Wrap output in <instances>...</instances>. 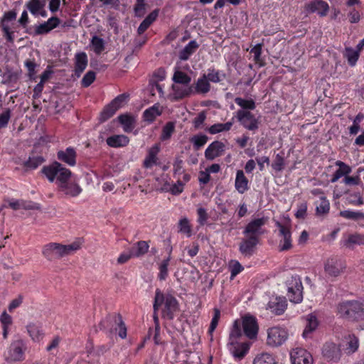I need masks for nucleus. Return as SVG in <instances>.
<instances>
[{"label": "nucleus", "mask_w": 364, "mask_h": 364, "mask_svg": "<svg viewBox=\"0 0 364 364\" xmlns=\"http://www.w3.org/2000/svg\"><path fill=\"white\" fill-rule=\"evenodd\" d=\"M240 326L241 325L239 321H235L230 334V339L232 340V343H233V339L240 338L242 335V333L250 339L257 338L259 326L257 320L255 316L250 314L245 315L242 318L243 331H241Z\"/></svg>", "instance_id": "f257e3e1"}, {"label": "nucleus", "mask_w": 364, "mask_h": 364, "mask_svg": "<svg viewBox=\"0 0 364 364\" xmlns=\"http://www.w3.org/2000/svg\"><path fill=\"white\" fill-rule=\"evenodd\" d=\"M80 245L79 241L66 245L51 242L44 246L42 252L47 259L51 261L70 255L79 250Z\"/></svg>", "instance_id": "f03ea898"}, {"label": "nucleus", "mask_w": 364, "mask_h": 364, "mask_svg": "<svg viewBox=\"0 0 364 364\" xmlns=\"http://www.w3.org/2000/svg\"><path fill=\"white\" fill-rule=\"evenodd\" d=\"M42 172L46 176L49 181L53 182L55 180L58 188L68 181L72 176V172L57 161L48 166H44Z\"/></svg>", "instance_id": "7ed1b4c3"}, {"label": "nucleus", "mask_w": 364, "mask_h": 364, "mask_svg": "<svg viewBox=\"0 0 364 364\" xmlns=\"http://www.w3.org/2000/svg\"><path fill=\"white\" fill-rule=\"evenodd\" d=\"M338 314L343 318L353 321L364 319V308L358 301H345L337 306Z\"/></svg>", "instance_id": "20e7f679"}, {"label": "nucleus", "mask_w": 364, "mask_h": 364, "mask_svg": "<svg viewBox=\"0 0 364 364\" xmlns=\"http://www.w3.org/2000/svg\"><path fill=\"white\" fill-rule=\"evenodd\" d=\"M287 296L291 302L298 304L303 299V286L299 276H291L286 282Z\"/></svg>", "instance_id": "39448f33"}, {"label": "nucleus", "mask_w": 364, "mask_h": 364, "mask_svg": "<svg viewBox=\"0 0 364 364\" xmlns=\"http://www.w3.org/2000/svg\"><path fill=\"white\" fill-rule=\"evenodd\" d=\"M235 117L245 129L256 132L259 128V118L249 110L238 109Z\"/></svg>", "instance_id": "423d86ee"}, {"label": "nucleus", "mask_w": 364, "mask_h": 364, "mask_svg": "<svg viewBox=\"0 0 364 364\" xmlns=\"http://www.w3.org/2000/svg\"><path fill=\"white\" fill-rule=\"evenodd\" d=\"M288 338L287 331L279 326H274L267 329V344L271 347L282 346Z\"/></svg>", "instance_id": "0eeeda50"}, {"label": "nucleus", "mask_w": 364, "mask_h": 364, "mask_svg": "<svg viewBox=\"0 0 364 364\" xmlns=\"http://www.w3.org/2000/svg\"><path fill=\"white\" fill-rule=\"evenodd\" d=\"M267 222V218L264 217L253 219L247 224L242 234L245 237H255L260 240V236L265 232L263 226Z\"/></svg>", "instance_id": "6e6552de"}, {"label": "nucleus", "mask_w": 364, "mask_h": 364, "mask_svg": "<svg viewBox=\"0 0 364 364\" xmlns=\"http://www.w3.org/2000/svg\"><path fill=\"white\" fill-rule=\"evenodd\" d=\"M26 350L25 342L22 339H17L10 344L6 359L8 361H19L23 359Z\"/></svg>", "instance_id": "1a4fd4ad"}, {"label": "nucleus", "mask_w": 364, "mask_h": 364, "mask_svg": "<svg viewBox=\"0 0 364 364\" xmlns=\"http://www.w3.org/2000/svg\"><path fill=\"white\" fill-rule=\"evenodd\" d=\"M291 364H313L311 354L303 348H295L290 351Z\"/></svg>", "instance_id": "9d476101"}, {"label": "nucleus", "mask_w": 364, "mask_h": 364, "mask_svg": "<svg viewBox=\"0 0 364 364\" xmlns=\"http://www.w3.org/2000/svg\"><path fill=\"white\" fill-rule=\"evenodd\" d=\"M345 263L337 257L328 259L324 266L326 274L331 277L339 276L345 269Z\"/></svg>", "instance_id": "9b49d317"}, {"label": "nucleus", "mask_w": 364, "mask_h": 364, "mask_svg": "<svg viewBox=\"0 0 364 364\" xmlns=\"http://www.w3.org/2000/svg\"><path fill=\"white\" fill-rule=\"evenodd\" d=\"M259 240L255 237H245L242 239L239 245V251L245 257H252L257 249Z\"/></svg>", "instance_id": "f8f14e48"}, {"label": "nucleus", "mask_w": 364, "mask_h": 364, "mask_svg": "<svg viewBox=\"0 0 364 364\" xmlns=\"http://www.w3.org/2000/svg\"><path fill=\"white\" fill-rule=\"evenodd\" d=\"M226 146L220 141H214L208 145L205 151V157L207 160L213 161L223 156L225 151Z\"/></svg>", "instance_id": "ddd939ff"}, {"label": "nucleus", "mask_w": 364, "mask_h": 364, "mask_svg": "<svg viewBox=\"0 0 364 364\" xmlns=\"http://www.w3.org/2000/svg\"><path fill=\"white\" fill-rule=\"evenodd\" d=\"M322 355L328 361L337 362L341 357V350L336 344L326 343L323 346Z\"/></svg>", "instance_id": "4468645a"}, {"label": "nucleus", "mask_w": 364, "mask_h": 364, "mask_svg": "<svg viewBox=\"0 0 364 364\" xmlns=\"http://www.w3.org/2000/svg\"><path fill=\"white\" fill-rule=\"evenodd\" d=\"M178 310V303L176 299L171 294L166 296L163 316L167 319L172 320L174 314Z\"/></svg>", "instance_id": "2eb2a0df"}, {"label": "nucleus", "mask_w": 364, "mask_h": 364, "mask_svg": "<svg viewBox=\"0 0 364 364\" xmlns=\"http://www.w3.org/2000/svg\"><path fill=\"white\" fill-rule=\"evenodd\" d=\"M306 10L309 13H317L320 16H326L329 11L327 2L323 0H314L306 5Z\"/></svg>", "instance_id": "dca6fc26"}, {"label": "nucleus", "mask_w": 364, "mask_h": 364, "mask_svg": "<svg viewBox=\"0 0 364 364\" xmlns=\"http://www.w3.org/2000/svg\"><path fill=\"white\" fill-rule=\"evenodd\" d=\"M59 191L62 192L68 197H77L82 191V188L75 181H67L64 184L58 187Z\"/></svg>", "instance_id": "f3484780"}, {"label": "nucleus", "mask_w": 364, "mask_h": 364, "mask_svg": "<svg viewBox=\"0 0 364 364\" xmlns=\"http://www.w3.org/2000/svg\"><path fill=\"white\" fill-rule=\"evenodd\" d=\"M120 318V315H109L102 319L98 325L100 331L112 333L117 330V324Z\"/></svg>", "instance_id": "a211bd4d"}, {"label": "nucleus", "mask_w": 364, "mask_h": 364, "mask_svg": "<svg viewBox=\"0 0 364 364\" xmlns=\"http://www.w3.org/2000/svg\"><path fill=\"white\" fill-rule=\"evenodd\" d=\"M277 226L279 228L280 235L283 236V241L280 242L279 246V251H286L291 247V232L287 227L277 223Z\"/></svg>", "instance_id": "6ab92c4d"}, {"label": "nucleus", "mask_w": 364, "mask_h": 364, "mask_svg": "<svg viewBox=\"0 0 364 364\" xmlns=\"http://www.w3.org/2000/svg\"><path fill=\"white\" fill-rule=\"evenodd\" d=\"M76 151L73 147H68L65 150L58 152V159L70 166L76 164Z\"/></svg>", "instance_id": "aec40b11"}, {"label": "nucleus", "mask_w": 364, "mask_h": 364, "mask_svg": "<svg viewBox=\"0 0 364 364\" xmlns=\"http://www.w3.org/2000/svg\"><path fill=\"white\" fill-rule=\"evenodd\" d=\"M172 90V97L174 100H179L188 97L193 92L192 87L180 84L173 85Z\"/></svg>", "instance_id": "412c9836"}, {"label": "nucleus", "mask_w": 364, "mask_h": 364, "mask_svg": "<svg viewBox=\"0 0 364 364\" xmlns=\"http://www.w3.org/2000/svg\"><path fill=\"white\" fill-rule=\"evenodd\" d=\"M335 165L338 168L334 172L331 179V183H336L343 176L345 178L346 176L350 174L352 171L351 167L341 161H336Z\"/></svg>", "instance_id": "4be33fe9"}, {"label": "nucleus", "mask_w": 364, "mask_h": 364, "mask_svg": "<svg viewBox=\"0 0 364 364\" xmlns=\"http://www.w3.org/2000/svg\"><path fill=\"white\" fill-rule=\"evenodd\" d=\"M287 308V302L282 298H275L269 301L267 304V309H269L276 315L282 314Z\"/></svg>", "instance_id": "5701e85b"}, {"label": "nucleus", "mask_w": 364, "mask_h": 364, "mask_svg": "<svg viewBox=\"0 0 364 364\" xmlns=\"http://www.w3.org/2000/svg\"><path fill=\"white\" fill-rule=\"evenodd\" d=\"M235 186L240 193H244L249 188L248 180L242 170L237 171Z\"/></svg>", "instance_id": "b1692460"}, {"label": "nucleus", "mask_w": 364, "mask_h": 364, "mask_svg": "<svg viewBox=\"0 0 364 364\" xmlns=\"http://www.w3.org/2000/svg\"><path fill=\"white\" fill-rule=\"evenodd\" d=\"M149 248L148 242L141 240L134 244L129 250L134 257H139L147 253Z\"/></svg>", "instance_id": "393cba45"}, {"label": "nucleus", "mask_w": 364, "mask_h": 364, "mask_svg": "<svg viewBox=\"0 0 364 364\" xmlns=\"http://www.w3.org/2000/svg\"><path fill=\"white\" fill-rule=\"evenodd\" d=\"M108 146L114 148L125 146L129 144V138L123 134L113 135L108 137L106 140Z\"/></svg>", "instance_id": "a878e982"}, {"label": "nucleus", "mask_w": 364, "mask_h": 364, "mask_svg": "<svg viewBox=\"0 0 364 364\" xmlns=\"http://www.w3.org/2000/svg\"><path fill=\"white\" fill-rule=\"evenodd\" d=\"M159 15V10L155 9L151 11L140 23L137 28V33L139 35H141L145 31L156 21Z\"/></svg>", "instance_id": "bb28decb"}, {"label": "nucleus", "mask_w": 364, "mask_h": 364, "mask_svg": "<svg viewBox=\"0 0 364 364\" xmlns=\"http://www.w3.org/2000/svg\"><path fill=\"white\" fill-rule=\"evenodd\" d=\"M28 333L35 342H39L43 338V332L38 323H31L26 326Z\"/></svg>", "instance_id": "cd10ccee"}, {"label": "nucleus", "mask_w": 364, "mask_h": 364, "mask_svg": "<svg viewBox=\"0 0 364 364\" xmlns=\"http://www.w3.org/2000/svg\"><path fill=\"white\" fill-rule=\"evenodd\" d=\"M199 44L196 41H191L179 53V58L181 60H187L198 48Z\"/></svg>", "instance_id": "c85d7f7f"}, {"label": "nucleus", "mask_w": 364, "mask_h": 364, "mask_svg": "<svg viewBox=\"0 0 364 364\" xmlns=\"http://www.w3.org/2000/svg\"><path fill=\"white\" fill-rule=\"evenodd\" d=\"M234 119L235 118L232 117L230 121L226 123L214 124L208 128V131L211 134H215L223 132H228L231 129L234 124Z\"/></svg>", "instance_id": "c756f323"}, {"label": "nucleus", "mask_w": 364, "mask_h": 364, "mask_svg": "<svg viewBox=\"0 0 364 364\" xmlns=\"http://www.w3.org/2000/svg\"><path fill=\"white\" fill-rule=\"evenodd\" d=\"M75 72L77 76L85 70L87 65V57L85 53H77L75 55Z\"/></svg>", "instance_id": "7c9ffc66"}, {"label": "nucleus", "mask_w": 364, "mask_h": 364, "mask_svg": "<svg viewBox=\"0 0 364 364\" xmlns=\"http://www.w3.org/2000/svg\"><path fill=\"white\" fill-rule=\"evenodd\" d=\"M364 245V235H350L343 241V245L348 249H353L355 245Z\"/></svg>", "instance_id": "2f4dec72"}, {"label": "nucleus", "mask_w": 364, "mask_h": 364, "mask_svg": "<svg viewBox=\"0 0 364 364\" xmlns=\"http://www.w3.org/2000/svg\"><path fill=\"white\" fill-rule=\"evenodd\" d=\"M346 343V350L347 353L352 354L357 351L359 347L358 338L353 334H348L344 337Z\"/></svg>", "instance_id": "473e14b6"}, {"label": "nucleus", "mask_w": 364, "mask_h": 364, "mask_svg": "<svg viewBox=\"0 0 364 364\" xmlns=\"http://www.w3.org/2000/svg\"><path fill=\"white\" fill-rule=\"evenodd\" d=\"M159 151L158 145H154L149 149L148 154L144 161V166L146 168H151L156 163L157 154Z\"/></svg>", "instance_id": "72a5a7b5"}, {"label": "nucleus", "mask_w": 364, "mask_h": 364, "mask_svg": "<svg viewBox=\"0 0 364 364\" xmlns=\"http://www.w3.org/2000/svg\"><path fill=\"white\" fill-rule=\"evenodd\" d=\"M330 203L326 197L320 198L319 201L316 203V214L317 216L323 217L329 213Z\"/></svg>", "instance_id": "f704fd0d"}, {"label": "nucleus", "mask_w": 364, "mask_h": 364, "mask_svg": "<svg viewBox=\"0 0 364 364\" xmlns=\"http://www.w3.org/2000/svg\"><path fill=\"white\" fill-rule=\"evenodd\" d=\"M210 90V84L204 75L197 80L195 86V92L198 94H206Z\"/></svg>", "instance_id": "c9c22d12"}, {"label": "nucleus", "mask_w": 364, "mask_h": 364, "mask_svg": "<svg viewBox=\"0 0 364 364\" xmlns=\"http://www.w3.org/2000/svg\"><path fill=\"white\" fill-rule=\"evenodd\" d=\"M235 342V339H233ZM232 347L230 348V351L232 355L237 360L242 359L248 351V346L245 343H242L238 346H233L234 343L230 342Z\"/></svg>", "instance_id": "e433bc0d"}, {"label": "nucleus", "mask_w": 364, "mask_h": 364, "mask_svg": "<svg viewBox=\"0 0 364 364\" xmlns=\"http://www.w3.org/2000/svg\"><path fill=\"white\" fill-rule=\"evenodd\" d=\"M253 364H277L274 356L269 353L258 354L253 360Z\"/></svg>", "instance_id": "4c0bfd02"}, {"label": "nucleus", "mask_w": 364, "mask_h": 364, "mask_svg": "<svg viewBox=\"0 0 364 364\" xmlns=\"http://www.w3.org/2000/svg\"><path fill=\"white\" fill-rule=\"evenodd\" d=\"M118 119L123 126L124 132H129L134 129L135 119L133 117L128 114H121L118 117Z\"/></svg>", "instance_id": "58836bf2"}, {"label": "nucleus", "mask_w": 364, "mask_h": 364, "mask_svg": "<svg viewBox=\"0 0 364 364\" xmlns=\"http://www.w3.org/2000/svg\"><path fill=\"white\" fill-rule=\"evenodd\" d=\"M178 228V232L184 234L187 237H190L192 235V226L187 218L184 217L179 220Z\"/></svg>", "instance_id": "ea45409f"}, {"label": "nucleus", "mask_w": 364, "mask_h": 364, "mask_svg": "<svg viewBox=\"0 0 364 364\" xmlns=\"http://www.w3.org/2000/svg\"><path fill=\"white\" fill-rule=\"evenodd\" d=\"M161 111L159 109V105H154L144 112L143 117L145 121L152 122L156 117L161 115Z\"/></svg>", "instance_id": "a19ab883"}, {"label": "nucleus", "mask_w": 364, "mask_h": 364, "mask_svg": "<svg viewBox=\"0 0 364 364\" xmlns=\"http://www.w3.org/2000/svg\"><path fill=\"white\" fill-rule=\"evenodd\" d=\"M208 82L218 83L225 78V74L215 69H208V74H203Z\"/></svg>", "instance_id": "79ce46f5"}, {"label": "nucleus", "mask_w": 364, "mask_h": 364, "mask_svg": "<svg viewBox=\"0 0 364 364\" xmlns=\"http://www.w3.org/2000/svg\"><path fill=\"white\" fill-rule=\"evenodd\" d=\"M172 80L176 84L183 85H189L191 81V78L189 75L180 70H176L174 73Z\"/></svg>", "instance_id": "37998d69"}, {"label": "nucleus", "mask_w": 364, "mask_h": 364, "mask_svg": "<svg viewBox=\"0 0 364 364\" xmlns=\"http://www.w3.org/2000/svg\"><path fill=\"white\" fill-rule=\"evenodd\" d=\"M318 326V321L316 316L309 315L307 318V323L303 332V336L307 338L309 334L314 331Z\"/></svg>", "instance_id": "c03bdc74"}, {"label": "nucleus", "mask_w": 364, "mask_h": 364, "mask_svg": "<svg viewBox=\"0 0 364 364\" xmlns=\"http://www.w3.org/2000/svg\"><path fill=\"white\" fill-rule=\"evenodd\" d=\"M339 215L346 219L353 220H358L364 218V213L360 211H353L350 210L341 211Z\"/></svg>", "instance_id": "a18cd8bd"}, {"label": "nucleus", "mask_w": 364, "mask_h": 364, "mask_svg": "<svg viewBox=\"0 0 364 364\" xmlns=\"http://www.w3.org/2000/svg\"><path fill=\"white\" fill-rule=\"evenodd\" d=\"M235 103L242 107L241 109L253 110L255 109L256 105L253 100H245L242 97H236L235 99Z\"/></svg>", "instance_id": "49530a36"}, {"label": "nucleus", "mask_w": 364, "mask_h": 364, "mask_svg": "<svg viewBox=\"0 0 364 364\" xmlns=\"http://www.w3.org/2000/svg\"><path fill=\"white\" fill-rule=\"evenodd\" d=\"M44 161L43 157L41 156L29 157L27 161L23 162V166L31 169H35L41 165Z\"/></svg>", "instance_id": "de8ad7c7"}, {"label": "nucleus", "mask_w": 364, "mask_h": 364, "mask_svg": "<svg viewBox=\"0 0 364 364\" xmlns=\"http://www.w3.org/2000/svg\"><path fill=\"white\" fill-rule=\"evenodd\" d=\"M262 48V44L258 43L255 45L250 50V53H253L254 55V61L255 62V63L258 64L259 67H262L264 65V63L263 62V60L261 58Z\"/></svg>", "instance_id": "09e8293b"}, {"label": "nucleus", "mask_w": 364, "mask_h": 364, "mask_svg": "<svg viewBox=\"0 0 364 364\" xmlns=\"http://www.w3.org/2000/svg\"><path fill=\"white\" fill-rule=\"evenodd\" d=\"M91 45L96 54H100L105 48L104 40L97 36L92 38Z\"/></svg>", "instance_id": "8fccbe9b"}, {"label": "nucleus", "mask_w": 364, "mask_h": 364, "mask_svg": "<svg viewBox=\"0 0 364 364\" xmlns=\"http://www.w3.org/2000/svg\"><path fill=\"white\" fill-rule=\"evenodd\" d=\"M171 260L170 255L168 257L164 259L159 264V273L158 277L160 280H165L168 276V266Z\"/></svg>", "instance_id": "3c124183"}, {"label": "nucleus", "mask_w": 364, "mask_h": 364, "mask_svg": "<svg viewBox=\"0 0 364 364\" xmlns=\"http://www.w3.org/2000/svg\"><path fill=\"white\" fill-rule=\"evenodd\" d=\"M345 55L348 59L349 65L351 66H354L357 60H358L359 52L351 48H348L346 49Z\"/></svg>", "instance_id": "603ef678"}, {"label": "nucleus", "mask_w": 364, "mask_h": 364, "mask_svg": "<svg viewBox=\"0 0 364 364\" xmlns=\"http://www.w3.org/2000/svg\"><path fill=\"white\" fill-rule=\"evenodd\" d=\"M208 139V138L206 135L200 134L193 136L191 141L193 143L194 148L198 150L206 144Z\"/></svg>", "instance_id": "864d4df0"}, {"label": "nucleus", "mask_w": 364, "mask_h": 364, "mask_svg": "<svg viewBox=\"0 0 364 364\" xmlns=\"http://www.w3.org/2000/svg\"><path fill=\"white\" fill-rule=\"evenodd\" d=\"M117 110L113 107H111V105L109 103L102 111L100 117V121L101 122L107 121L110 117H112L115 114Z\"/></svg>", "instance_id": "5fc2aeb1"}, {"label": "nucleus", "mask_w": 364, "mask_h": 364, "mask_svg": "<svg viewBox=\"0 0 364 364\" xmlns=\"http://www.w3.org/2000/svg\"><path fill=\"white\" fill-rule=\"evenodd\" d=\"M44 4L41 0H31L27 4V8L30 12L34 15L37 14L38 11L43 7Z\"/></svg>", "instance_id": "6e6d98bb"}, {"label": "nucleus", "mask_w": 364, "mask_h": 364, "mask_svg": "<svg viewBox=\"0 0 364 364\" xmlns=\"http://www.w3.org/2000/svg\"><path fill=\"white\" fill-rule=\"evenodd\" d=\"M230 279H232L235 277H236L239 273H240L244 269V267L238 261L231 260L230 262Z\"/></svg>", "instance_id": "4d7b16f0"}, {"label": "nucleus", "mask_w": 364, "mask_h": 364, "mask_svg": "<svg viewBox=\"0 0 364 364\" xmlns=\"http://www.w3.org/2000/svg\"><path fill=\"white\" fill-rule=\"evenodd\" d=\"M174 129H175L174 124L173 122H168L163 127L162 133L161 135V140L164 141V140H167V139H170V137L171 136L172 134L174 132Z\"/></svg>", "instance_id": "13d9d810"}, {"label": "nucleus", "mask_w": 364, "mask_h": 364, "mask_svg": "<svg viewBox=\"0 0 364 364\" xmlns=\"http://www.w3.org/2000/svg\"><path fill=\"white\" fill-rule=\"evenodd\" d=\"M128 95L122 94L116 97L111 102V107H113L117 111L121 108L126 102Z\"/></svg>", "instance_id": "bf43d9fd"}, {"label": "nucleus", "mask_w": 364, "mask_h": 364, "mask_svg": "<svg viewBox=\"0 0 364 364\" xmlns=\"http://www.w3.org/2000/svg\"><path fill=\"white\" fill-rule=\"evenodd\" d=\"M284 158L280 154L276 155L275 159L272 164V167L276 171H281L284 168Z\"/></svg>", "instance_id": "052dcab7"}, {"label": "nucleus", "mask_w": 364, "mask_h": 364, "mask_svg": "<svg viewBox=\"0 0 364 364\" xmlns=\"http://www.w3.org/2000/svg\"><path fill=\"white\" fill-rule=\"evenodd\" d=\"M134 10L136 16L142 17L146 13L145 0H136Z\"/></svg>", "instance_id": "680f3d73"}, {"label": "nucleus", "mask_w": 364, "mask_h": 364, "mask_svg": "<svg viewBox=\"0 0 364 364\" xmlns=\"http://www.w3.org/2000/svg\"><path fill=\"white\" fill-rule=\"evenodd\" d=\"M220 317V310L218 309H214V315H213V316L212 318V320H211V322H210V327H209V329H208L209 334L212 335V333H213V331L216 328V327H217V326L218 324V321H219Z\"/></svg>", "instance_id": "e2e57ef3"}, {"label": "nucleus", "mask_w": 364, "mask_h": 364, "mask_svg": "<svg viewBox=\"0 0 364 364\" xmlns=\"http://www.w3.org/2000/svg\"><path fill=\"white\" fill-rule=\"evenodd\" d=\"M11 116V112L10 109H6L0 114V129L4 128L8 125Z\"/></svg>", "instance_id": "0e129e2a"}, {"label": "nucleus", "mask_w": 364, "mask_h": 364, "mask_svg": "<svg viewBox=\"0 0 364 364\" xmlns=\"http://www.w3.org/2000/svg\"><path fill=\"white\" fill-rule=\"evenodd\" d=\"M361 180L359 175L349 176L348 174L343 179V183L346 186H358Z\"/></svg>", "instance_id": "69168bd1"}, {"label": "nucleus", "mask_w": 364, "mask_h": 364, "mask_svg": "<svg viewBox=\"0 0 364 364\" xmlns=\"http://www.w3.org/2000/svg\"><path fill=\"white\" fill-rule=\"evenodd\" d=\"M95 80V73L93 71L87 72L82 79V85L83 87L90 86Z\"/></svg>", "instance_id": "338daca9"}, {"label": "nucleus", "mask_w": 364, "mask_h": 364, "mask_svg": "<svg viewBox=\"0 0 364 364\" xmlns=\"http://www.w3.org/2000/svg\"><path fill=\"white\" fill-rule=\"evenodd\" d=\"M197 214H198V223L201 225H204L208 219V214L207 213V211L203 208H199L197 210Z\"/></svg>", "instance_id": "774afa93"}]
</instances>
